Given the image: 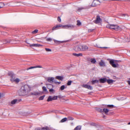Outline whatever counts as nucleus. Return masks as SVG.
<instances>
[{"instance_id": "obj_1", "label": "nucleus", "mask_w": 130, "mask_h": 130, "mask_svg": "<svg viewBox=\"0 0 130 130\" xmlns=\"http://www.w3.org/2000/svg\"><path fill=\"white\" fill-rule=\"evenodd\" d=\"M31 90V88L30 86L25 85L22 86L19 91V95L21 96L27 94Z\"/></svg>"}, {"instance_id": "obj_2", "label": "nucleus", "mask_w": 130, "mask_h": 130, "mask_svg": "<svg viewBox=\"0 0 130 130\" xmlns=\"http://www.w3.org/2000/svg\"><path fill=\"white\" fill-rule=\"evenodd\" d=\"M106 27L110 29H113L116 31L121 30V29L118 26L114 24H108L106 26Z\"/></svg>"}, {"instance_id": "obj_3", "label": "nucleus", "mask_w": 130, "mask_h": 130, "mask_svg": "<svg viewBox=\"0 0 130 130\" xmlns=\"http://www.w3.org/2000/svg\"><path fill=\"white\" fill-rule=\"evenodd\" d=\"M8 75L10 77V80L12 82H15L17 83L19 82L20 79L18 78H15V75L13 73L10 72L9 73Z\"/></svg>"}, {"instance_id": "obj_4", "label": "nucleus", "mask_w": 130, "mask_h": 130, "mask_svg": "<svg viewBox=\"0 0 130 130\" xmlns=\"http://www.w3.org/2000/svg\"><path fill=\"white\" fill-rule=\"evenodd\" d=\"M100 3V2L98 0H94L93 1L91 6L92 7L96 6L98 5H99Z\"/></svg>"}, {"instance_id": "obj_5", "label": "nucleus", "mask_w": 130, "mask_h": 130, "mask_svg": "<svg viewBox=\"0 0 130 130\" xmlns=\"http://www.w3.org/2000/svg\"><path fill=\"white\" fill-rule=\"evenodd\" d=\"M110 63L112 66V67L114 68L118 67L119 65L118 64H115L114 63V61L113 60H110L109 61Z\"/></svg>"}, {"instance_id": "obj_6", "label": "nucleus", "mask_w": 130, "mask_h": 130, "mask_svg": "<svg viewBox=\"0 0 130 130\" xmlns=\"http://www.w3.org/2000/svg\"><path fill=\"white\" fill-rule=\"evenodd\" d=\"M74 27V26L71 24L64 25L63 26V28H73Z\"/></svg>"}, {"instance_id": "obj_7", "label": "nucleus", "mask_w": 130, "mask_h": 130, "mask_svg": "<svg viewBox=\"0 0 130 130\" xmlns=\"http://www.w3.org/2000/svg\"><path fill=\"white\" fill-rule=\"evenodd\" d=\"M102 20L100 18L99 16H97L96 20L94 21V22L96 24H98L101 23L102 22Z\"/></svg>"}, {"instance_id": "obj_8", "label": "nucleus", "mask_w": 130, "mask_h": 130, "mask_svg": "<svg viewBox=\"0 0 130 130\" xmlns=\"http://www.w3.org/2000/svg\"><path fill=\"white\" fill-rule=\"evenodd\" d=\"M54 79V78L51 77H48L47 78V81L51 83L55 81Z\"/></svg>"}, {"instance_id": "obj_9", "label": "nucleus", "mask_w": 130, "mask_h": 130, "mask_svg": "<svg viewBox=\"0 0 130 130\" xmlns=\"http://www.w3.org/2000/svg\"><path fill=\"white\" fill-rule=\"evenodd\" d=\"M29 46L31 47L33 46L36 47H40L42 46L43 45L40 44H30Z\"/></svg>"}, {"instance_id": "obj_10", "label": "nucleus", "mask_w": 130, "mask_h": 130, "mask_svg": "<svg viewBox=\"0 0 130 130\" xmlns=\"http://www.w3.org/2000/svg\"><path fill=\"white\" fill-rule=\"evenodd\" d=\"M63 25H62L61 24H59L57 25L56 26L53 27L52 29V30H55L57 29L58 28L60 27H62V28H63Z\"/></svg>"}, {"instance_id": "obj_11", "label": "nucleus", "mask_w": 130, "mask_h": 130, "mask_svg": "<svg viewBox=\"0 0 130 130\" xmlns=\"http://www.w3.org/2000/svg\"><path fill=\"white\" fill-rule=\"evenodd\" d=\"M88 48V47L86 45H82V49L81 51H85L87 50Z\"/></svg>"}, {"instance_id": "obj_12", "label": "nucleus", "mask_w": 130, "mask_h": 130, "mask_svg": "<svg viewBox=\"0 0 130 130\" xmlns=\"http://www.w3.org/2000/svg\"><path fill=\"white\" fill-rule=\"evenodd\" d=\"M99 65L101 67H104L105 66V62L103 60H101L99 63Z\"/></svg>"}, {"instance_id": "obj_13", "label": "nucleus", "mask_w": 130, "mask_h": 130, "mask_svg": "<svg viewBox=\"0 0 130 130\" xmlns=\"http://www.w3.org/2000/svg\"><path fill=\"white\" fill-rule=\"evenodd\" d=\"M53 40L55 43L57 44H59L60 43H62L64 42V41H58L55 39H54Z\"/></svg>"}, {"instance_id": "obj_14", "label": "nucleus", "mask_w": 130, "mask_h": 130, "mask_svg": "<svg viewBox=\"0 0 130 130\" xmlns=\"http://www.w3.org/2000/svg\"><path fill=\"white\" fill-rule=\"evenodd\" d=\"M80 47L79 45L76 46L75 47V50L76 51H81V49L79 48Z\"/></svg>"}, {"instance_id": "obj_15", "label": "nucleus", "mask_w": 130, "mask_h": 130, "mask_svg": "<svg viewBox=\"0 0 130 130\" xmlns=\"http://www.w3.org/2000/svg\"><path fill=\"white\" fill-rule=\"evenodd\" d=\"M107 79L106 78H101L99 80V81L100 83H104L105 82H106Z\"/></svg>"}, {"instance_id": "obj_16", "label": "nucleus", "mask_w": 130, "mask_h": 130, "mask_svg": "<svg viewBox=\"0 0 130 130\" xmlns=\"http://www.w3.org/2000/svg\"><path fill=\"white\" fill-rule=\"evenodd\" d=\"M73 55L77 57L82 56H83V54L82 53H79L78 54L73 53Z\"/></svg>"}, {"instance_id": "obj_17", "label": "nucleus", "mask_w": 130, "mask_h": 130, "mask_svg": "<svg viewBox=\"0 0 130 130\" xmlns=\"http://www.w3.org/2000/svg\"><path fill=\"white\" fill-rule=\"evenodd\" d=\"M55 78L56 79L60 80H62L63 79V77L61 76H57Z\"/></svg>"}, {"instance_id": "obj_18", "label": "nucleus", "mask_w": 130, "mask_h": 130, "mask_svg": "<svg viewBox=\"0 0 130 130\" xmlns=\"http://www.w3.org/2000/svg\"><path fill=\"white\" fill-rule=\"evenodd\" d=\"M46 86L47 88L49 89H51V88H53V85L51 84H46Z\"/></svg>"}, {"instance_id": "obj_19", "label": "nucleus", "mask_w": 130, "mask_h": 130, "mask_svg": "<svg viewBox=\"0 0 130 130\" xmlns=\"http://www.w3.org/2000/svg\"><path fill=\"white\" fill-rule=\"evenodd\" d=\"M114 81V80L112 79H107L106 81V82L109 84H110L112 83Z\"/></svg>"}, {"instance_id": "obj_20", "label": "nucleus", "mask_w": 130, "mask_h": 130, "mask_svg": "<svg viewBox=\"0 0 130 130\" xmlns=\"http://www.w3.org/2000/svg\"><path fill=\"white\" fill-rule=\"evenodd\" d=\"M82 128L81 126L79 125L76 126L74 129V130H80Z\"/></svg>"}, {"instance_id": "obj_21", "label": "nucleus", "mask_w": 130, "mask_h": 130, "mask_svg": "<svg viewBox=\"0 0 130 130\" xmlns=\"http://www.w3.org/2000/svg\"><path fill=\"white\" fill-rule=\"evenodd\" d=\"M67 120V118H65L62 119L60 122L59 123H63L64 122Z\"/></svg>"}, {"instance_id": "obj_22", "label": "nucleus", "mask_w": 130, "mask_h": 130, "mask_svg": "<svg viewBox=\"0 0 130 130\" xmlns=\"http://www.w3.org/2000/svg\"><path fill=\"white\" fill-rule=\"evenodd\" d=\"M109 111V110L107 109L104 108L103 109V112H104V113L107 114Z\"/></svg>"}, {"instance_id": "obj_23", "label": "nucleus", "mask_w": 130, "mask_h": 130, "mask_svg": "<svg viewBox=\"0 0 130 130\" xmlns=\"http://www.w3.org/2000/svg\"><path fill=\"white\" fill-rule=\"evenodd\" d=\"M17 100L16 99H15L12 100L11 102V103L12 104H15L17 102Z\"/></svg>"}, {"instance_id": "obj_24", "label": "nucleus", "mask_w": 130, "mask_h": 130, "mask_svg": "<svg viewBox=\"0 0 130 130\" xmlns=\"http://www.w3.org/2000/svg\"><path fill=\"white\" fill-rule=\"evenodd\" d=\"M42 89L43 91L46 93H48V91H47L46 87L44 86L43 87H42Z\"/></svg>"}, {"instance_id": "obj_25", "label": "nucleus", "mask_w": 130, "mask_h": 130, "mask_svg": "<svg viewBox=\"0 0 130 130\" xmlns=\"http://www.w3.org/2000/svg\"><path fill=\"white\" fill-rule=\"evenodd\" d=\"M31 94L32 95H39L40 94L39 93L37 92H32L31 93Z\"/></svg>"}, {"instance_id": "obj_26", "label": "nucleus", "mask_w": 130, "mask_h": 130, "mask_svg": "<svg viewBox=\"0 0 130 130\" xmlns=\"http://www.w3.org/2000/svg\"><path fill=\"white\" fill-rule=\"evenodd\" d=\"M90 61L92 63H95L96 62V60L95 59H91Z\"/></svg>"}, {"instance_id": "obj_27", "label": "nucleus", "mask_w": 130, "mask_h": 130, "mask_svg": "<svg viewBox=\"0 0 130 130\" xmlns=\"http://www.w3.org/2000/svg\"><path fill=\"white\" fill-rule=\"evenodd\" d=\"M121 15H122V17L123 19H127V18L125 17H127L128 16L127 14H121Z\"/></svg>"}, {"instance_id": "obj_28", "label": "nucleus", "mask_w": 130, "mask_h": 130, "mask_svg": "<svg viewBox=\"0 0 130 130\" xmlns=\"http://www.w3.org/2000/svg\"><path fill=\"white\" fill-rule=\"evenodd\" d=\"M53 97H52L51 96H50L48 97L47 100V101L48 102L50 101H52L53 100Z\"/></svg>"}, {"instance_id": "obj_29", "label": "nucleus", "mask_w": 130, "mask_h": 130, "mask_svg": "<svg viewBox=\"0 0 130 130\" xmlns=\"http://www.w3.org/2000/svg\"><path fill=\"white\" fill-rule=\"evenodd\" d=\"M98 80H92L91 81L92 84H94L95 83H96L98 82Z\"/></svg>"}, {"instance_id": "obj_30", "label": "nucleus", "mask_w": 130, "mask_h": 130, "mask_svg": "<svg viewBox=\"0 0 130 130\" xmlns=\"http://www.w3.org/2000/svg\"><path fill=\"white\" fill-rule=\"evenodd\" d=\"M42 130H50L48 127H42Z\"/></svg>"}, {"instance_id": "obj_31", "label": "nucleus", "mask_w": 130, "mask_h": 130, "mask_svg": "<svg viewBox=\"0 0 130 130\" xmlns=\"http://www.w3.org/2000/svg\"><path fill=\"white\" fill-rule=\"evenodd\" d=\"M10 43V41H7L6 40H4V41L3 42V44H5L8 43Z\"/></svg>"}, {"instance_id": "obj_32", "label": "nucleus", "mask_w": 130, "mask_h": 130, "mask_svg": "<svg viewBox=\"0 0 130 130\" xmlns=\"http://www.w3.org/2000/svg\"><path fill=\"white\" fill-rule=\"evenodd\" d=\"M87 88L90 90H92L93 89L92 87L91 86L89 85H88Z\"/></svg>"}, {"instance_id": "obj_33", "label": "nucleus", "mask_w": 130, "mask_h": 130, "mask_svg": "<svg viewBox=\"0 0 130 130\" xmlns=\"http://www.w3.org/2000/svg\"><path fill=\"white\" fill-rule=\"evenodd\" d=\"M97 110L98 111L101 112H103V109H102L101 108H98L97 109Z\"/></svg>"}, {"instance_id": "obj_34", "label": "nucleus", "mask_w": 130, "mask_h": 130, "mask_svg": "<svg viewBox=\"0 0 130 130\" xmlns=\"http://www.w3.org/2000/svg\"><path fill=\"white\" fill-rule=\"evenodd\" d=\"M107 107L110 108H113L114 107V106L113 105H107Z\"/></svg>"}, {"instance_id": "obj_35", "label": "nucleus", "mask_w": 130, "mask_h": 130, "mask_svg": "<svg viewBox=\"0 0 130 130\" xmlns=\"http://www.w3.org/2000/svg\"><path fill=\"white\" fill-rule=\"evenodd\" d=\"M69 120H74V119L71 117H69L67 118V119Z\"/></svg>"}, {"instance_id": "obj_36", "label": "nucleus", "mask_w": 130, "mask_h": 130, "mask_svg": "<svg viewBox=\"0 0 130 130\" xmlns=\"http://www.w3.org/2000/svg\"><path fill=\"white\" fill-rule=\"evenodd\" d=\"M77 25H78V26H79V25H81V23L78 20V21H77Z\"/></svg>"}, {"instance_id": "obj_37", "label": "nucleus", "mask_w": 130, "mask_h": 130, "mask_svg": "<svg viewBox=\"0 0 130 130\" xmlns=\"http://www.w3.org/2000/svg\"><path fill=\"white\" fill-rule=\"evenodd\" d=\"M4 6V4L3 3H0V8L3 7Z\"/></svg>"}, {"instance_id": "obj_38", "label": "nucleus", "mask_w": 130, "mask_h": 130, "mask_svg": "<svg viewBox=\"0 0 130 130\" xmlns=\"http://www.w3.org/2000/svg\"><path fill=\"white\" fill-rule=\"evenodd\" d=\"M65 88V86L64 85H63L60 87V89L61 90H63Z\"/></svg>"}, {"instance_id": "obj_39", "label": "nucleus", "mask_w": 130, "mask_h": 130, "mask_svg": "<svg viewBox=\"0 0 130 130\" xmlns=\"http://www.w3.org/2000/svg\"><path fill=\"white\" fill-rule=\"evenodd\" d=\"M5 95V94L3 93H0V99L2 97H4Z\"/></svg>"}, {"instance_id": "obj_40", "label": "nucleus", "mask_w": 130, "mask_h": 130, "mask_svg": "<svg viewBox=\"0 0 130 130\" xmlns=\"http://www.w3.org/2000/svg\"><path fill=\"white\" fill-rule=\"evenodd\" d=\"M44 96H45V95H43V96L40 97L39 98V100H43V99Z\"/></svg>"}, {"instance_id": "obj_41", "label": "nucleus", "mask_w": 130, "mask_h": 130, "mask_svg": "<svg viewBox=\"0 0 130 130\" xmlns=\"http://www.w3.org/2000/svg\"><path fill=\"white\" fill-rule=\"evenodd\" d=\"M45 49L46 51L47 52H51V50L50 48H45Z\"/></svg>"}, {"instance_id": "obj_42", "label": "nucleus", "mask_w": 130, "mask_h": 130, "mask_svg": "<svg viewBox=\"0 0 130 130\" xmlns=\"http://www.w3.org/2000/svg\"><path fill=\"white\" fill-rule=\"evenodd\" d=\"M34 68H35V67H30L27 68V69L26 70H28L29 69H31Z\"/></svg>"}, {"instance_id": "obj_43", "label": "nucleus", "mask_w": 130, "mask_h": 130, "mask_svg": "<svg viewBox=\"0 0 130 130\" xmlns=\"http://www.w3.org/2000/svg\"><path fill=\"white\" fill-rule=\"evenodd\" d=\"M57 97H58L57 96H54L53 97V100H56L57 99Z\"/></svg>"}, {"instance_id": "obj_44", "label": "nucleus", "mask_w": 130, "mask_h": 130, "mask_svg": "<svg viewBox=\"0 0 130 130\" xmlns=\"http://www.w3.org/2000/svg\"><path fill=\"white\" fill-rule=\"evenodd\" d=\"M42 127H38L36 128L35 130H42Z\"/></svg>"}, {"instance_id": "obj_45", "label": "nucleus", "mask_w": 130, "mask_h": 130, "mask_svg": "<svg viewBox=\"0 0 130 130\" xmlns=\"http://www.w3.org/2000/svg\"><path fill=\"white\" fill-rule=\"evenodd\" d=\"M71 83H72L71 81V80L69 81L67 83V85L69 86L70 85H71Z\"/></svg>"}, {"instance_id": "obj_46", "label": "nucleus", "mask_w": 130, "mask_h": 130, "mask_svg": "<svg viewBox=\"0 0 130 130\" xmlns=\"http://www.w3.org/2000/svg\"><path fill=\"white\" fill-rule=\"evenodd\" d=\"M38 30L36 29V30H35L34 31H32V34H34V33H36L38 32Z\"/></svg>"}, {"instance_id": "obj_47", "label": "nucleus", "mask_w": 130, "mask_h": 130, "mask_svg": "<svg viewBox=\"0 0 130 130\" xmlns=\"http://www.w3.org/2000/svg\"><path fill=\"white\" fill-rule=\"evenodd\" d=\"M87 85L84 84L82 85V86L84 88H87Z\"/></svg>"}, {"instance_id": "obj_48", "label": "nucleus", "mask_w": 130, "mask_h": 130, "mask_svg": "<svg viewBox=\"0 0 130 130\" xmlns=\"http://www.w3.org/2000/svg\"><path fill=\"white\" fill-rule=\"evenodd\" d=\"M46 40L47 41H51L52 40V39L51 38H47Z\"/></svg>"}, {"instance_id": "obj_49", "label": "nucleus", "mask_w": 130, "mask_h": 130, "mask_svg": "<svg viewBox=\"0 0 130 130\" xmlns=\"http://www.w3.org/2000/svg\"><path fill=\"white\" fill-rule=\"evenodd\" d=\"M84 8L82 7L79 8L77 10L78 11H80V10H82Z\"/></svg>"}, {"instance_id": "obj_50", "label": "nucleus", "mask_w": 130, "mask_h": 130, "mask_svg": "<svg viewBox=\"0 0 130 130\" xmlns=\"http://www.w3.org/2000/svg\"><path fill=\"white\" fill-rule=\"evenodd\" d=\"M49 91L50 92H54V90L52 89H50L49 90Z\"/></svg>"}, {"instance_id": "obj_51", "label": "nucleus", "mask_w": 130, "mask_h": 130, "mask_svg": "<svg viewBox=\"0 0 130 130\" xmlns=\"http://www.w3.org/2000/svg\"><path fill=\"white\" fill-rule=\"evenodd\" d=\"M35 68H42V67L41 66H35Z\"/></svg>"}, {"instance_id": "obj_52", "label": "nucleus", "mask_w": 130, "mask_h": 130, "mask_svg": "<svg viewBox=\"0 0 130 130\" xmlns=\"http://www.w3.org/2000/svg\"><path fill=\"white\" fill-rule=\"evenodd\" d=\"M57 19H58V21H59V22H61V19L59 17H58Z\"/></svg>"}, {"instance_id": "obj_53", "label": "nucleus", "mask_w": 130, "mask_h": 130, "mask_svg": "<svg viewBox=\"0 0 130 130\" xmlns=\"http://www.w3.org/2000/svg\"><path fill=\"white\" fill-rule=\"evenodd\" d=\"M54 83L56 84H60L61 83L60 82H56L55 81H54Z\"/></svg>"}, {"instance_id": "obj_54", "label": "nucleus", "mask_w": 130, "mask_h": 130, "mask_svg": "<svg viewBox=\"0 0 130 130\" xmlns=\"http://www.w3.org/2000/svg\"><path fill=\"white\" fill-rule=\"evenodd\" d=\"M100 48H108V47H100Z\"/></svg>"}, {"instance_id": "obj_55", "label": "nucleus", "mask_w": 130, "mask_h": 130, "mask_svg": "<svg viewBox=\"0 0 130 130\" xmlns=\"http://www.w3.org/2000/svg\"><path fill=\"white\" fill-rule=\"evenodd\" d=\"M79 46L80 47L79 48H80L81 49H82V45H79Z\"/></svg>"}, {"instance_id": "obj_56", "label": "nucleus", "mask_w": 130, "mask_h": 130, "mask_svg": "<svg viewBox=\"0 0 130 130\" xmlns=\"http://www.w3.org/2000/svg\"><path fill=\"white\" fill-rule=\"evenodd\" d=\"M128 84L129 85H130V81H129V80L128 81Z\"/></svg>"}, {"instance_id": "obj_57", "label": "nucleus", "mask_w": 130, "mask_h": 130, "mask_svg": "<svg viewBox=\"0 0 130 130\" xmlns=\"http://www.w3.org/2000/svg\"><path fill=\"white\" fill-rule=\"evenodd\" d=\"M128 125H130V122H129V123H128Z\"/></svg>"}, {"instance_id": "obj_58", "label": "nucleus", "mask_w": 130, "mask_h": 130, "mask_svg": "<svg viewBox=\"0 0 130 130\" xmlns=\"http://www.w3.org/2000/svg\"><path fill=\"white\" fill-rule=\"evenodd\" d=\"M121 14H120L119 15H120V16H121V17H122V15H121Z\"/></svg>"}, {"instance_id": "obj_59", "label": "nucleus", "mask_w": 130, "mask_h": 130, "mask_svg": "<svg viewBox=\"0 0 130 130\" xmlns=\"http://www.w3.org/2000/svg\"><path fill=\"white\" fill-rule=\"evenodd\" d=\"M129 55L130 56V51H129Z\"/></svg>"}, {"instance_id": "obj_60", "label": "nucleus", "mask_w": 130, "mask_h": 130, "mask_svg": "<svg viewBox=\"0 0 130 130\" xmlns=\"http://www.w3.org/2000/svg\"><path fill=\"white\" fill-rule=\"evenodd\" d=\"M96 47H99L98 46H97V45L96 46Z\"/></svg>"}]
</instances>
